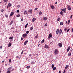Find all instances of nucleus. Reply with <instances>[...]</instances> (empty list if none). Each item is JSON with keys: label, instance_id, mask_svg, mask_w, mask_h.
Wrapping results in <instances>:
<instances>
[{"label": "nucleus", "instance_id": "7", "mask_svg": "<svg viewBox=\"0 0 73 73\" xmlns=\"http://www.w3.org/2000/svg\"><path fill=\"white\" fill-rule=\"evenodd\" d=\"M58 46H59V47H60V48L62 47V43H60L58 44Z\"/></svg>", "mask_w": 73, "mask_h": 73}, {"label": "nucleus", "instance_id": "28", "mask_svg": "<svg viewBox=\"0 0 73 73\" xmlns=\"http://www.w3.org/2000/svg\"><path fill=\"white\" fill-rule=\"evenodd\" d=\"M13 21H12L11 23L9 24V25H12L13 24Z\"/></svg>", "mask_w": 73, "mask_h": 73}, {"label": "nucleus", "instance_id": "26", "mask_svg": "<svg viewBox=\"0 0 73 73\" xmlns=\"http://www.w3.org/2000/svg\"><path fill=\"white\" fill-rule=\"evenodd\" d=\"M8 5L9 6V7H11V5H12V4H11L9 3L8 4Z\"/></svg>", "mask_w": 73, "mask_h": 73}, {"label": "nucleus", "instance_id": "22", "mask_svg": "<svg viewBox=\"0 0 73 73\" xmlns=\"http://www.w3.org/2000/svg\"><path fill=\"white\" fill-rule=\"evenodd\" d=\"M13 38V36L10 37L9 38V40H11V39H12Z\"/></svg>", "mask_w": 73, "mask_h": 73}, {"label": "nucleus", "instance_id": "63", "mask_svg": "<svg viewBox=\"0 0 73 73\" xmlns=\"http://www.w3.org/2000/svg\"><path fill=\"white\" fill-rule=\"evenodd\" d=\"M2 62H3V63L4 62V60H3L2 61Z\"/></svg>", "mask_w": 73, "mask_h": 73}, {"label": "nucleus", "instance_id": "25", "mask_svg": "<svg viewBox=\"0 0 73 73\" xmlns=\"http://www.w3.org/2000/svg\"><path fill=\"white\" fill-rule=\"evenodd\" d=\"M70 20H68V25H69V23H70Z\"/></svg>", "mask_w": 73, "mask_h": 73}, {"label": "nucleus", "instance_id": "12", "mask_svg": "<svg viewBox=\"0 0 73 73\" xmlns=\"http://www.w3.org/2000/svg\"><path fill=\"white\" fill-rule=\"evenodd\" d=\"M11 45H12V43H11V42H9L8 44V47H9V48L11 47Z\"/></svg>", "mask_w": 73, "mask_h": 73}, {"label": "nucleus", "instance_id": "17", "mask_svg": "<svg viewBox=\"0 0 73 73\" xmlns=\"http://www.w3.org/2000/svg\"><path fill=\"white\" fill-rule=\"evenodd\" d=\"M69 50H70V47L69 46L68 48L67 52H68L69 51Z\"/></svg>", "mask_w": 73, "mask_h": 73}, {"label": "nucleus", "instance_id": "20", "mask_svg": "<svg viewBox=\"0 0 73 73\" xmlns=\"http://www.w3.org/2000/svg\"><path fill=\"white\" fill-rule=\"evenodd\" d=\"M51 8H52V9H54V6H53V5H52L51 6Z\"/></svg>", "mask_w": 73, "mask_h": 73}, {"label": "nucleus", "instance_id": "4", "mask_svg": "<svg viewBox=\"0 0 73 73\" xmlns=\"http://www.w3.org/2000/svg\"><path fill=\"white\" fill-rule=\"evenodd\" d=\"M28 12L29 13H30L31 14H32V13L33 11L32 10L30 9V10H28Z\"/></svg>", "mask_w": 73, "mask_h": 73}, {"label": "nucleus", "instance_id": "42", "mask_svg": "<svg viewBox=\"0 0 73 73\" xmlns=\"http://www.w3.org/2000/svg\"><path fill=\"white\" fill-rule=\"evenodd\" d=\"M9 62L10 63H11V59H10L9 60Z\"/></svg>", "mask_w": 73, "mask_h": 73}, {"label": "nucleus", "instance_id": "34", "mask_svg": "<svg viewBox=\"0 0 73 73\" xmlns=\"http://www.w3.org/2000/svg\"><path fill=\"white\" fill-rule=\"evenodd\" d=\"M37 9H38V8L36 7V8H35V9H34V10H35V11H37Z\"/></svg>", "mask_w": 73, "mask_h": 73}, {"label": "nucleus", "instance_id": "49", "mask_svg": "<svg viewBox=\"0 0 73 73\" xmlns=\"http://www.w3.org/2000/svg\"><path fill=\"white\" fill-rule=\"evenodd\" d=\"M23 20H24V19H23V18L21 20V21H23Z\"/></svg>", "mask_w": 73, "mask_h": 73}, {"label": "nucleus", "instance_id": "1", "mask_svg": "<svg viewBox=\"0 0 73 73\" xmlns=\"http://www.w3.org/2000/svg\"><path fill=\"white\" fill-rule=\"evenodd\" d=\"M58 50L57 49L54 50V54H58Z\"/></svg>", "mask_w": 73, "mask_h": 73}, {"label": "nucleus", "instance_id": "53", "mask_svg": "<svg viewBox=\"0 0 73 73\" xmlns=\"http://www.w3.org/2000/svg\"><path fill=\"white\" fill-rule=\"evenodd\" d=\"M67 30V28H65L64 29V30H65V31H66Z\"/></svg>", "mask_w": 73, "mask_h": 73}, {"label": "nucleus", "instance_id": "64", "mask_svg": "<svg viewBox=\"0 0 73 73\" xmlns=\"http://www.w3.org/2000/svg\"><path fill=\"white\" fill-rule=\"evenodd\" d=\"M72 32H73V28L72 29Z\"/></svg>", "mask_w": 73, "mask_h": 73}, {"label": "nucleus", "instance_id": "9", "mask_svg": "<svg viewBox=\"0 0 73 73\" xmlns=\"http://www.w3.org/2000/svg\"><path fill=\"white\" fill-rule=\"evenodd\" d=\"M24 13L25 15H27V14H28V12L26 11H24Z\"/></svg>", "mask_w": 73, "mask_h": 73}, {"label": "nucleus", "instance_id": "2", "mask_svg": "<svg viewBox=\"0 0 73 73\" xmlns=\"http://www.w3.org/2000/svg\"><path fill=\"white\" fill-rule=\"evenodd\" d=\"M67 7L68 8V10L69 11H70V10H71V8H70V7L69 5H67Z\"/></svg>", "mask_w": 73, "mask_h": 73}, {"label": "nucleus", "instance_id": "44", "mask_svg": "<svg viewBox=\"0 0 73 73\" xmlns=\"http://www.w3.org/2000/svg\"><path fill=\"white\" fill-rule=\"evenodd\" d=\"M30 30H33V27H31V28L30 29Z\"/></svg>", "mask_w": 73, "mask_h": 73}, {"label": "nucleus", "instance_id": "23", "mask_svg": "<svg viewBox=\"0 0 73 73\" xmlns=\"http://www.w3.org/2000/svg\"><path fill=\"white\" fill-rule=\"evenodd\" d=\"M54 64H52V69H53V68H54Z\"/></svg>", "mask_w": 73, "mask_h": 73}, {"label": "nucleus", "instance_id": "13", "mask_svg": "<svg viewBox=\"0 0 73 73\" xmlns=\"http://www.w3.org/2000/svg\"><path fill=\"white\" fill-rule=\"evenodd\" d=\"M68 67H69V65H66V67L65 68V70L67 69L68 68Z\"/></svg>", "mask_w": 73, "mask_h": 73}, {"label": "nucleus", "instance_id": "50", "mask_svg": "<svg viewBox=\"0 0 73 73\" xmlns=\"http://www.w3.org/2000/svg\"><path fill=\"white\" fill-rule=\"evenodd\" d=\"M17 13H19V10H17Z\"/></svg>", "mask_w": 73, "mask_h": 73}, {"label": "nucleus", "instance_id": "19", "mask_svg": "<svg viewBox=\"0 0 73 73\" xmlns=\"http://www.w3.org/2000/svg\"><path fill=\"white\" fill-rule=\"evenodd\" d=\"M64 24V23L63 22H61L60 23V25H62Z\"/></svg>", "mask_w": 73, "mask_h": 73}, {"label": "nucleus", "instance_id": "62", "mask_svg": "<svg viewBox=\"0 0 73 73\" xmlns=\"http://www.w3.org/2000/svg\"><path fill=\"white\" fill-rule=\"evenodd\" d=\"M14 29V27H13V28H11V29Z\"/></svg>", "mask_w": 73, "mask_h": 73}, {"label": "nucleus", "instance_id": "29", "mask_svg": "<svg viewBox=\"0 0 73 73\" xmlns=\"http://www.w3.org/2000/svg\"><path fill=\"white\" fill-rule=\"evenodd\" d=\"M60 20V18H59L57 19V21H59Z\"/></svg>", "mask_w": 73, "mask_h": 73}, {"label": "nucleus", "instance_id": "3", "mask_svg": "<svg viewBox=\"0 0 73 73\" xmlns=\"http://www.w3.org/2000/svg\"><path fill=\"white\" fill-rule=\"evenodd\" d=\"M66 8H65L64 9H62V11L63 12V13H66Z\"/></svg>", "mask_w": 73, "mask_h": 73}, {"label": "nucleus", "instance_id": "33", "mask_svg": "<svg viewBox=\"0 0 73 73\" xmlns=\"http://www.w3.org/2000/svg\"><path fill=\"white\" fill-rule=\"evenodd\" d=\"M41 14H42V12L41 11H40L39 14L40 15H41Z\"/></svg>", "mask_w": 73, "mask_h": 73}, {"label": "nucleus", "instance_id": "39", "mask_svg": "<svg viewBox=\"0 0 73 73\" xmlns=\"http://www.w3.org/2000/svg\"><path fill=\"white\" fill-rule=\"evenodd\" d=\"M26 68L27 69H29L30 68V66H27Z\"/></svg>", "mask_w": 73, "mask_h": 73}, {"label": "nucleus", "instance_id": "10", "mask_svg": "<svg viewBox=\"0 0 73 73\" xmlns=\"http://www.w3.org/2000/svg\"><path fill=\"white\" fill-rule=\"evenodd\" d=\"M28 40H26V41H25L24 43V45H26V44L28 43Z\"/></svg>", "mask_w": 73, "mask_h": 73}, {"label": "nucleus", "instance_id": "15", "mask_svg": "<svg viewBox=\"0 0 73 73\" xmlns=\"http://www.w3.org/2000/svg\"><path fill=\"white\" fill-rule=\"evenodd\" d=\"M60 13L62 16H63L64 15H63V12H62V11H61Z\"/></svg>", "mask_w": 73, "mask_h": 73}, {"label": "nucleus", "instance_id": "46", "mask_svg": "<svg viewBox=\"0 0 73 73\" xmlns=\"http://www.w3.org/2000/svg\"><path fill=\"white\" fill-rule=\"evenodd\" d=\"M48 25V24L47 23H46L44 25V26L45 27H46L47 26V25Z\"/></svg>", "mask_w": 73, "mask_h": 73}, {"label": "nucleus", "instance_id": "59", "mask_svg": "<svg viewBox=\"0 0 73 73\" xmlns=\"http://www.w3.org/2000/svg\"><path fill=\"white\" fill-rule=\"evenodd\" d=\"M57 2H56L55 4H57Z\"/></svg>", "mask_w": 73, "mask_h": 73}, {"label": "nucleus", "instance_id": "51", "mask_svg": "<svg viewBox=\"0 0 73 73\" xmlns=\"http://www.w3.org/2000/svg\"><path fill=\"white\" fill-rule=\"evenodd\" d=\"M5 17H8V15H5Z\"/></svg>", "mask_w": 73, "mask_h": 73}, {"label": "nucleus", "instance_id": "52", "mask_svg": "<svg viewBox=\"0 0 73 73\" xmlns=\"http://www.w3.org/2000/svg\"><path fill=\"white\" fill-rule=\"evenodd\" d=\"M2 48H3V46H1L0 47V49H2Z\"/></svg>", "mask_w": 73, "mask_h": 73}, {"label": "nucleus", "instance_id": "16", "mask_svg": "<svg viewBox=\"0 0 73 73\" xmlns=\"http://www.w3.org/2000/svg\"><path fill=\"white\" fill-rule=\"evenodd\" d=\"M72 53V52H70L68 53V56H71V54Z\"/></svg>", "mask_w": 73, "mask_h": 73}, {"label": "nucleus", "instance_id": "45", "mask_svg": "<svg viewBox=\"0 0 73 73\" xmlns=\"http://www.w3.org/2000/svg\"><path fill=\"white\" fill-rule=\"evenodd\" d=\"M34 63H35V62L33 61H32L31 62V64H34Z\"/></svg>", "mask_w": 73, "mask_h": 73}, {"label": "nucleus", "instance_id": "30", "mask_svg": "<svg viewBox=\"0 0 73 73\" xmlns=\"http://www.w3.org/2000/svg\"><path fill=\"white\" fill-rule=\"evenodd\" d=\"M20 14H18L17 15V17H20Z\"/></svg>", "mask_w": 73, "mask_h": 73}, {"label": "nucleus", "instance_id": "55", "mask_svg": "<svg viewBox=\"0 0 73 73\" xmlns=\"http://www.w3.org/2000/svg\"><path fill=\"white\" fill-rule=\"evenodd\" d=\"M72 51H73V49H71L70 50V51H71V52H72Z\"/></svg>", "mask_w": 73, "mask_h": 73}, {"label": "nucleus", "instance_id": "38", "mask_svg": "<svg viewBox=\"0 0 73 73\" xmlns=\"http://www.w3.org/2000/svg\"><path fill=\"white\" fill-rule=\"evenodd\" d=\"M26 34H28V33H29V31H27L26 32Z\"/></svg>", "mask_w": 73, "mask_h": 73}, {"label": "nucleus", "instance_id": "57", "mask_svg": "<svg viewBox=\"0 0 73 73\" xmlns=\"http://www.w3.org/2000/svg\"><path fill=\"white\" fill-rule=\"evenodd\" d=\"M63 73H65V70H64Z\"/></svg>", "mask_w": 73, "mask_h": 73}, {"label": "nucleus", "instance_id": "32", "mask_svg": "<svg viewBox=\"0 0 73 73\" xmlns=\"http://www.w3.org/2000/svg\"><path fill=\"white\" fill-rule=\"evenodd\" d=\"M11 73V71H9V70H8L7 73Z\"/></svg>", "mask_w": 73, "mask_h": 73}, {"label": "nucleus", "instance_id": "60", "mask_svg": "<svg viewBox=\"0 0 73 73\" xmlns=\"http://www.w3.org/2000/svg\"><path fill=\"white\" fill-rule=\"evenodd\" d=\"M7 7L8 8H9V6L8 5H7Z\"/></svg>", "mask_w": 73, "mask_h": 73}, {"label": "nucleus", "instance_id": "48", "mask_svg": "<svg viewBox=\"0 0 73 73\" xmlns=\"http://www.w3.org/2000/svg\"><path fill=\"white\" fill-rule=\"evenodd\" d=\"M73 16V15H72L70 16V19H72V17Z\"/></svg>", "mask_w": 73, "mask_h": 73}, {"label": "nucleus", "instance_id": "41", "mask_svg": "<svg viewBox=\"0 0 73 73\" xmlns=\"http://www.w3.org/2000/svg\"><path fill=\"white\" fill-rule=\"evenodd\" d=\"M70 30V29H68L67 30V32H68L69 31V30Z\"/></svg>", "mask_w": 73, "mask_h": 73}, {"label": "nucleus", "instance_id": "56", "mask_svg": "<svg viewBox=\"0 0 73 73\" xmlns=\"http://www.w3.org/2000/svg\"><path fill=\"white\" fill-rule=\"evenodd\" d=\"M21 40H23V37L21 38Z\"/></svg>", "mask_w": 73, "mask_h": 73}, {"label": "nucleus", "instance_id": "35", "mask_svg": "<svg viewBox=\"0 0 73 73\" xmlns=\"http://www.w3.org/2000/svg\"><path fill=\"white\" fill-rule=\"evenodd\" d=\"M56 67H54L53 68V70H56Z\"/></svg>", "mask_w": 73, "mask_h": 73}, {"label": "nucleus", "instance_id": "36", "mask_svg": "<svg viewBox=\"0 0 73 73\" xmlns=\"http://www.w3.org/2000/svg\"><path fill=\"white\" fill-rule=\"evenodd\" d=\"M28 23H27L25 26V28H27V26H28Z\"/></svg>", "mask_w": 73, "mask_h": 73}, {"label": "nucleus", "instance_id": "21", "mask_svg": "<svg viewBox=\"0 0 73 73\" xmlns=\"http://www.w3.org/2000/svg\"><path fill=\"white\" fill-rule=\"evenodd\" d=\"M61 33H62V29H60L59 30V34H61Z\"/></svg>", "mask_w": 73, "mask_h": 73}, {"label": "nucleus", "instance_id": "18", "mask_svg": "<svg viewBox=\"0 0 73 73\" xmlns=\"http://www.w3.org/2000/svg\"><path fill=\"white\" fill-rule=\"evenodd\" d=\"M47 19H48V18H47L46 17H44L43 18V20H47Z\"/></svg>", "mask_w": 73, "mask_h": 73}, {"label": "nucleus", "instance_id": "11", "mask_svg": "<svg viewBox=\"0 0 73 73\" xmlns=\"http://www.w3.org/2000/svg\"><path fill=\"white\" fill-rule=\"evenodd\" d=\"M14 14V13L13 12H12L11 13L10 15V16H12V15Z\"/></svg>", "mask_w": 73, "mask_h": 73}, {"label": "nucleus", "instance_id": "61", "mask_svg": "<svg viewBox=\"0 0 73 73\" xmlns=\"http://www.w3.org/2000/svg\"><path fill=\"white\" fill-rule=\"evenodd\" d=\"M59 73H61V71L60 70V71H59Z\"/></svg>", "mask_w": 73, "mask_h": 73}, {"label": "nucleus", "instance_id": "5", "mask_svg": "<svg viewBox=\"0 0 73 73\" xmlns=\"http://www.w3.org/2000/svg\"><path fill=\"white\" fill-rule=\"evenodd\" d=\"M22 36H23L24 38H25V37L27 36V34H23Z\"/></svg>", "mask_w": 73, "mask_h": 73}, {"label": "nucleus", "instance_id": "27", "mask_svg": "<svg viewBox=\"0 0 73 73\" xmlns=\"http://www.w3.org/2000/svg\"><path fill=\"white\" fill-rule=\"evenodd\" d=\"M45 41V40L44 39H43L41 41V42L42 43H44V42Z\"/></svg>", "mask_w": 73, "mask_h": 73}, {"label": "nucleus", "instance_id": "54", "mask_svg": "<svg viewBox=\"0 0 73 73\" xmlns=\"http://www.w3.org/2000/svg\"><path fill=\"white\" fill-rule=\"evenodd\" d=\"M16 58H19V56H17Z\"/></svg>", "mask_w": 73, "mask_h": 73}, {"label": "nucleus", "instance_id": "6", "mask_svg": "<svg viewBox=\"0 0 73 73\" xmlns=\"http://www.w3.org/2000/svg\"><path fill=\"white\" fill-rule=\"evenodd\" d=\"M59 31H60V29H57L56 32V34L58 35V33H59Z\"/></svg>", "mask_w": 73, "mask_h": 73}, {"label": "nucleus", "instance_id": "37", "mask_svg": "<svg viewBox=\"0 0 73 73\" xmlns=\"http://www.w3.org/2000/svg\"><path fill=\"white\" fill-rule=\"evenodd\" d=\"M20 7H21V6L20 5H18L17 7H18V8H20Z\"/></svg>", "mask_w": 73, "mask_h": 73}, {"label": "nucleus", "instance_id": "58", "mask_svg": "<svg viewBox=\"0 0 73 73\" xmlns=\"http://www.w3.org/2000/svg\"><path fill=\"white\" fill-rule=\"evenodd\" d=\"M37 36H35V38H37Z\"/></svg>", "mask_w": 73, "mask_h": 73}, {"label": "nucleus", "instance_id": "47", "mask_svg": "<svg viewBox=\"0 0 73 73\" xmlns=\"http://www.w3.org/2000/svg\"><path fill=\"white\" fill-rule=\"evenodd\" d=\"M23 52H24V50H23L21 53V54H23Z\"/></svg>", "mask_w": 73, "mask_h": 73}, {"label": "nucleus", "instance_id": "14", "mask_svg": "<svg viewBox=\"0 0 73 73\" xmlns=\"http://www.w3.org/2000/svg\"><path fill=\"white\" fill-rule=\"evenodd\" d=\"M35 20H36V18H33L32 19L33 22H35Z\"/></svg>", "mask_w": 73, "mask_h": 73}, {"label": "nucleus", "instance_id": "43", "mask_svg": "<svg viewBox=\"0 0 73 73\" xmlns=\"http://www.w3.org/2000/svg\"><path fill=\"white\" fill-rule=\"evenodd\" d=\"M1 12H4V10L3 9H2L1 10Z\"/></svg>", "mask_w": 73, "mask_h": 73}, {"label": "nucleus", "instance_id": "40", "mask_svg": "<svg viewBox=\"0 0 73 73\" xmlns=\"http://www.w3.org/2000/svg\"><path fill=\"white\" fill-rule=\"evenodd\" d=\"M4 2H7V1H8V0H4Z\"/></svg>", "mask_w": 73, "mask_h": 73}, {"label": "nucleus", "instance_id": "24", "mask_svg": "<svg viewBox=\"0 0 73 73\" xmlns=\"http://www.w3.org/2000/svg\"><path fill=\"white\" fill-rule=\"evenodd\" d=\"M12 68V67H9L8 68V70H11V69Z\"/></svg>", "mask_w": 73, "mask_h": 73}, {"label": "nucleus", "instance_id": "31", "mask_svg": "<svg viewBox=\"0 0 73 73\" xmlns=\"http://www.w3.org/2000/svg\"><path fill=\"white\" fill-rule=\"evenodd\" d=\"M49 37H51L52 36V35L50 34H49Z\"/></svg>", "mask_w": 73, "mask_h": 73}, {"label": "nucleus", "instance_id": "8", "mask_svg": "<svg viewBox=\"0 0 73 73\" xmlns=\"http://www.w3.org/2000/svg\"><path fill=\"white\" fill-rule=\"evenodd\" d=\"M44 47H45V48H46V49L48 48H49V46H48L46 45V44H45V45L44 46Z\"/></svg>", "mask_w": 73, "mask_h": 73}]
</instances>
